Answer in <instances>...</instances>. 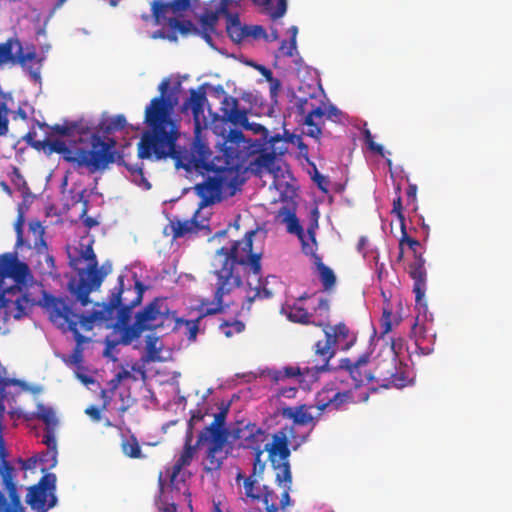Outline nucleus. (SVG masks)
Returning a JSON list of instances; mask_svg holds the SVG:
<instances>
[{
	"label": "nucleus",
	"instance_id": "f257e3e1",
	"mask_svg": "<svg viewBox=\"0 0 512 512\" xmlns=\"http://www.w3.org/2000/svg\"><path fill=\"white\" fill-rule=\"evenodd\" d=\"M257 230L247 231L242 240L233 242L228 247L218 249L212 259V273L216 277L214 284L213 301L203 300L201 308L203 314L195 320H186L177 317L175 311L171 312V319L174 320V330L181 331L190 342H194L199 331L200 320L204 315H214L221 313L224 309V297L230 295L235 289L243 284V276L239 267L247 275L256 277V284L247 280L249 288L247 296L242 303V310L250 311L255 301L271 299L275 293V286L280 283L275 276H268L262 279V251H256L253 248V238Z\"/></svg>",
	"mask_w": 512,
	"mask_h": 512
},
{
	"label": "nucleus",
	"instance_id": "f03ea898",
	"mask_svg": "<svg viewBox=\"0 0 512 512\" xmlns=\"http://www.w3.org/2000/svg\"><path fill=\"white\" fill-rule=\"evenodd\" d=\"M170 81L164 79L159 84L160 95L154 97L145 109L144 121L148 125L138 143L140 159H156L173 152V145L180 136L179 125L172 119L174 104L167 96Z\"/></svg>",
	"mask_w": 512,
	"mask_h": 512
},
{
	"label": "nucleus",
	"instance_id": "7ed1b4c3",
	"mask_svg": "<svg viewBox=\"0 0 512 512\" xmlns=\"http://www.w3.org/2000/svg\"><path fill=\"white\" fill-rule=\"evenodd\" d=\"M117 141L114 138L102 139L98 134L90 136V147L78 144L67 145L64 141L50 142L51 151L61 155L64 161L70 163L75 170L87 169L90 174L104 172L110 164L123 163V150L115 149Z\"/></svg>",
	"mask_w": 512,
	"mask_h": 512
},
{
	"label": "nucleus",
	"instance_id": "20e7f679",
	"mask_svg": "<svg viewBox=\"0 0 512 512\" xmlns=\"http://www.w3.org/2000/svg\"><path fill=\"white\" fill-rule=\"evenodd\" d=\"M42 306L54 325L64 332H72L76 341L73 355L75 362H78L81 358V346L89 341L88 337L80 333L78 326L83 331H90L96 321L108 323L113 320L112 317H107L108 311L104 304L101 305L100 310H96L90 315L78 314L72 309L69 299L45 293L42 298Z\"/></svg>",
	"mask_w": 512,
	"mask_h": 512
},
{
	"label": "nucleus",
	"instance_id": "39448f33",
	"mask_svg": "<svg viewBox=\"0 0 512 512\" xmlns=\"http://www.w3.org/2000/svg\"><path fill=\"white\" fill-rule=\"evenodd\" d=\"M69 264L78 275L77 281L69 282V290L81 306H87L90 303V293L98 290L105 277L112 272V264L106 261L98 266L92 241L88 244L80 243L74 248L69 253Z\"/></svg>",
	"mask_w": 512,
	"mask_h": 512
},
{
	"label": "nucleus",
	"instance_id": "423d86ee",
	"mask_svg": "<svg viewBox=\"0 0 512 512\" xmlns=\"http://www.w3.org/2000/svg\"><path fill=\"white\" fill-rule=\"evenodd\" d=\"M225 165L214 168L202 183L195 185L194 190L200 198L199 209L222 201L224 195L233 196L238 190L241 181L237 166L230 165L224 160Z\"/></svg>",
	"mask_w": 512,
	"mask_h": 512
},
{
	"label": "nucleus",
	"instance_id": "0eeeda50",
	"mask_svg": "<svg viewBox=\"0 0 512 512\" xmlns=\"http://www.w3.org/2000/svg\"><path fill=\"white\" fill-rule=\"evenodd\" d=\"M6 447L0 449V512H26L21 502L17 469L7 460Z\"/></svg>",
	"mask_w": 512,
	"mask_h": 512
},
{
	"label": "nucleus",
	"instance_id": "6e6552de",
	"mask_svg": "<svg viewBox=\"0 0 512 512\" xmlns=\"http://www.w3.org/2000/svg\"><path fill=\"white\" fill-rule=\"evenodd\" d=\"M211 155L212 152L208 145L200 141L198 136H196L189 154H183L177 146L176 141L173 145V152L169 155L160 157L158 160L170 157L176 161L177 167H182L187 171L195 170L196 172L205 175V173H210L211 170L220 166L216 164L214 160L211 161Z\"/></svg>",
	"mask_w": 512,
	"mask_h": 512
},
{
	"label": "nucleus",
	"instance_id": "1a4fd4ad",
	"mask_svg": "<svg viewBox=\"0 0 512 512\" xmlns=\"http://www.w3.org/2000/svg\"><path fill=\"white\" fill-rule=\"evenodd\" d=\"M292 102L295 112L300 117L299 122L309 127L308 135L319 137L325 118V102L322 97L316 93H310L308 96L294 95Z\"/></svg>",
	"mask_w": 512,
	"mask_h": 512
},
{
	"label": "nucleus",
	"instance_id": "9d476101",
	"mask_svg": "<svg viewBox=\"0 0 512 512\" xmlns=\"http://www.w3.org/2000/svg\"><path fill=\"white\" fill-rule=\"evenodd\" d=\"M372 381L382 388H403L410 382L405 367L395 353L389 357L379 358L371 371Z\"/></svg>",
	"mask_w": 512,
	"mask_h": 512
},
{
	"label": "nucleus",
	"instance_id": "9b49d317",
	"mask_svg": "<svg viewBox=\"0 0 512 512\" xmlns=\"http://www.w3.org/2000/svg\"><path fill=\"white\" fill-rule=\"evenodd\" d=\"M307 294L300 296L292 305L282 307L281 312L291 322L302 325L324 326L328 320L330 311V302L327 298L320 297L317 305L313 308L314 312H308L306 308L301 305V302L307 299Z\"/></svg>",
	"mask_w": 512,
	"mask_h": 512
},
{
	"label": "nucleus",
	"instance_id": "f8f14e48",
	"mask_svg": "<svg viewBox=\"0 0 512 512\" xmlns=\"http://www.w3.org/2000/svg\"><path fill=\"white\" fill-rule=\"evenodd\" d=\"M56 475L44 474L37 484L28 488L26 503L35 512H48L57 505Z\"/></svg>",
	"mask_w": 512,
	"mask_h": 512
},
{
	"label": "nucleus",
	"instance_id": "ddd939ff",
	"mask_svg": "<svg viewBox=\"0 0 512 512\" xmlns=\"http://www.w3.org/2000/svg\"><path fill=\"white\" fill-rule=\"evenodd\" d=\"M240 480H243L245 497L251 503L263 504V509H259V512H281L278 508V495L266 485L260 487L258 479L254 474L246 477L241 472H238L236 481L239 483Z\"/></svg>",
	"mask_w": 512,
	"mask_h": 512
},
{
	"label": "nucleus",
	"instance_id": "4468645a",
	"mask_svg": "<svg viewBox=\"0 0 512 512\" xmlns=\"http://www.w3.org/2000/svg\"><path fill=\"white\" fill-rule=\"evenodd\" d=\"M220 111L225 122H229L235 127L252 130L254 133H261L265 139L267 138V129L261 124L249 123L247 110L240 109L239 100L237 98L225 94L221 101Z\"/></svg>",
	"mask_w": 512,
	"mask_h": 512
},
{
	"label": "nucleus",
	"instance_id": "2eb2a0df",
	"mask_svg": "<svg viewBox=\"0 0 512 512\" xmlns=\"http://www.w3.org/2000/svg\"><path fill=\"white\" fill-rule=\"evenodd\" d=\"M294 440L297 446L305 442L306 438L303 437L300 441L296 440V432L294 426H285L276 431L272 435V440H267L265 452L268 453V458L271 463L276 460H287L290 457L289 441Z\"/></svg>",
	"mask_w": 512,
	"mask_h": 512
},
{
	"label": "nucleus",
	"instance_id": "dca6fc26",
	"mask_svg": "<svg viewBox=\"0 0 512 512\" xmlns=\"http://www.w3.org/2000/svg\"><path fill=\"white\" fill-rule=\"evenodd\" d=\"M201 440V434L197 436L196 446H206L205 457L203 461L204 470L208 473L218 471L223 465V461L227 458L229 451L226 449L228 440L217 437L206 436Z\"/></svg>",
	"mask_w": 512,
	"mask_h": 512
},
{
	"label": "nucleus",
	"instance_id": "f3484780",
	"mask_svg": "<svg viewBox=\"0 0 512 512\" xmlns=\"http://www.w3.org/2000/svg\"><path fill=\"white\" fill-rule=\"evenodd\" d=\"M234 438L238 440L239 447L258 453L265 452L269 433L255 423H248L235 430Z\"/></svg>",
	"mask_w": 512,
	"mask_h": 512
},
{
	"label": "nucleus",
	"instance_id": "a211bd4d",
	"mask_svg": "<svg viewBox=\"0 0 512 512\" xmlns=\"http://www.w3.org/2000/svg\"><path fill=\"white\" fill-rule=\"evenodd\" d=\"M135 318L148 330H154L163 325L164 321L171 318L165 299L155 298L139 311Z\"/></svg>",
	"mask_w": 512,
	"mask_h": 512
},
{
	"label": "nucleus",
	"instance_id": "6ab92c4d",
	"mask_svg": "<svg viewBox=\"0 0 512 512\" xmlns=\"http://www.w3.org/2000/svg\"><path fill=\"white\" fill-rule=\"evenodd\" d=\"M123 281L124 277L120 275L118 277V290L111 294L108 303H103L108 311L107 317H112V319H114L115 311L119 305L130 304L137 296H139L140 302L143 298L144 286L140 281H136L134 286L128 288L123 287Z\"/></svg>",
	"mask_w": 512,
	"mask_h": 512
},
{
	"label": "nucleus",
	"instance_id": "aec40b11",
	"mask_svg": "<svg viewBox=\"0 0 512 512\" xmlns=\"http://www.w3.org/2000/svg\"><path fill=\"white\" fill-rule=\"evenodd\" d=\"M335 354V348L326 337L314 344L311 365L306 366V372H311V379L316 380L320 373L330 370L329 362Z\"/></svg>",
	"mask_w": 512,
	"mask_h": 512
},
{
	"label": "nucleus",
	"instance_id": "412c9836",
	"mask_svg": "<svg viewBox=\"0 0 512 512\" xmlns=\"http://www.w3.org/2000/svg\"><path fill=\"white\" fill-rule=\"evenodd\" d=\"M271 151H262L254 160L253 165L258 173L268 172L275 174L280 168L277 165V157L282 156L286 148L276 147L278 143L285 145L286 142L280 135L271 137L269 140Z\"/></svg>",
	"mask_w": 512,
	"mask_h": 512
},
{
	"label": "nucleus",
	"instance_id": "4be33fe9",
	"mask_svg": "<svg viewBox=\"0 0 512 512\" xmlns=\"http://www.w3.org/2000/svg\"><path fill=\"white\" fill-rule=\"evenodd\" d=\"M309 239L311 243H304L303 253L313 258L317 267L320 281L325 289H330L335 285L336 277L333 270L322 262V258L316 253L317 242L315 232L312 228L308 229Z\"/></svg>",
	"mask_w": 512,
	"mask_h": 512
},
{
	"label": "nucleus",
	"instance_id": "5701e85b",
	"mask_svg": "<svg viewBox=\"0 0 512 512\" xmlns=\"http://www.w3.org/2000/svg\"><path fill=\"white\" fill-rule=\"evenodd\" d=\"M320 327L323 329L325 337L335 348V351L338 349L348 350L356 341V336L350 331L347 325L342 322L331 326L328 319L325 325Z\"/></svg>",
	"mask_w": 512,
	"mask_h": 512
},
{
	"label": "nucleus",
	"instance_id": "b1692460",
	"mask_svg": "<svg viewBox=\"0 0 512 512\" xmlns=\"http://www.w3.org/2000/svg\"><path fill=\"white\" fill-rule=\"evenodd\" d=\"M272 467L276 471L275 480L283 486L284 490L281 494V498L278 501V508L281 512H285L286 508L293 505V501L290 497V490L292 485V475L290 469L289 460H276L275 463H271Z\"/></svg>",
	"mask_w": 512,
	"mask_h": 512
},
{
	"label": "nucleus",
	"instance_id": "393cba45",
	"mask_svg": "<svg viewBox=\"0 0 512 512\" xmlns=\"http://www.w3.org/2000/svg\"><path fill=\"white\" fill-rule=\"evenodd\" d=\"M350 401H352L350 391H337L334 388L325 387L318 393L315 407L317 411L323 413L326 409L338 410Z\"/></svg>",
	"mask_w": 512,
	"mask_h": 512
},
{
	"label": "nucleus",
	"instance_id": "a878e982",
	"mask_svg": "<svg viewBox=\"0 0 512 512\" xmlns=\"http://www.w3.org/2000/svg\"><path fill=\"white\" fill-rule=\"evenodd\" d=\"M409 276L413 279V292L417 303H420L426 289L427 272L425 259L422 254L415 255L414 260L408 266Z\"/></svg>",
	"mask_w": 512,
	"mask_h": 512
},
{
	"label": "nucleus",
	"instance_id": "bb28decb",
	"mask_svg": "<svg viewBox=\"0 0 512 512\" xmlns=\"http://www.w3.org/2000/svg\"><path fill=\"white\" fill-rule=\"evenodd\" d=\"M367 362L368 358L366 356L360 357L355 362H352L348 358L341 360L340 367L345 369L344 373L349 375L355 387L373 382L371 371L364 369Z\"/></svg>",
	"mask_w": 512,
	"mask_h": 512
},
{
	"label": "nucleus",
	"instance_id": "cd10ccee",
	"mask_svg": "<svg viewBox=\"0 0 512 512\" xmlns=\"http://www.w3.org/2000/svg\"><path fill=\"white\" fill-rule=\"evenodd\" d=\"M313 408L316 407L305 404L296 407H285L282 410V415L285 418L292 420L295 425H312V427H314L322 416V413L317 411V414L314 415L311 412Z\"/></svg>",
	"mask_w": 512,
	"mask_h": 512
},
{
	"label": "nucleus",
	"instance_id": "c85d7f7f",
	"mask_svg": "<svg viewBox=\"0 0 512 512\" xmlns=\"http://www.w3.org/2000/svg\"><path fill=\"white\" fill-rule=\"evenodd\" d=\"M193 438L194 433L191 431H186L183 450L181 451L179 457L177 458L176 462L174 463L169 472V478L171 483H174L177 476L180 474L181 470L184 467L189 466L194 458L196 449L199 446H196V444L192 445Z\"/></svg>",
	"mask_w": 512,
	"mask_h": 512
},
{
	"label": "nucleus",
	"instance_id": "c756f323",
	"mask_svg": "<svg viewBox=\"0 0 512 512\" xmlns=\"http://www.w3.org/2000/svg\"><path fill=\"white\" fill-rule=\"evenodd\" d=\"M228 413V407L222 408L218 413H215L213 421L204 426L200 431L201 440L206 439V436L209 437H217L219 436L221 439H229V431L226 428V418Z\"/></svg>",
	"mask_w": 512,
	"mask_h": 512
},
{
	"label": "nucleus",
	"instance_id": "7c9ffc66",
	"mask_svg": "<svg viewBox=\"0 0 512 512\" xmlns=\"http://www.w3.org/2000/svg\"><path fill=\"white\" fill-rule=\"evenodd\" d=\"M259 8V11L266 14L273 21L283 17L287 11V0H251Z\"/></svg>",
	"mask_w": 512,
	"mask_h": 512
},
{
	"label": "nucleus",
	"instance_id": "2f4dec72",
	"mask_svg": "<svg viewBox=\"0 0 512 512\" xmlns=\"http://www.w3.org/2000/svg\"><path fill=\"white\" fill-rule=\"evenodd\" d=\"M226 30L231 40L235 43H240L247 38V25H241L238 14H229Z\"/></svg>",
	"mask_w": 512,
	"mask_h": 512
},
{
	"label": "nucleus",
	"instance_id": "473e14b6",
	"mask_svg": "<svg viewBox=\"0 0 512 512\" xmlns=\"http://www.w3.org/2000/svg\"><path fill=\"white\" fill-rule=\"evenodd\" d=\"M16 48H18L17 63L20 64L23 68L27 69L29 71L30 76L35 81L39 80L40 79L39 67L37 66L34 69L33 66H29V62H33L34 64H37V62H40L37 59L36 53L35 52L24 53L20 42L16 43Z\"/></svg>",
	"mask_w": 512,
	"mask_h": 512
},
{
	"label": "nucleus",
	"instance_id": "72a5a7b5",
	"mask_svg": "<svg viewBox=\"0 0 512 512\" xmlns=\"http://www.w3.org/2000/svg\"><path fill=\"white\" fill-rule=\"evenodd\" d=\"M118 330L121 332L119 340L122 345H130L134 340L139 339L144 331H147L137 318L132 325L126 324Z\"/></svg>",
	"mask_w": 512,
	"mask_h": 512
},
{
	"label": "nucleus",
	"instance_id": "f704fd0d",
	"mask_svg": "<svg viewBox=\"0 0 512 512\" xmlns=\"http://www.w3.org/2000/svg\"><path fill=\"white\" fill-rule=\"evenodd\" d=\"M140 304V298L137 296L134 300L130 302V304L119 305L116 309L114 318L116 317V322L114 324H108V326H113L115 329H118L129 323L132 315V309Z\"/></svg>",
	"mask_w": 512,
	"mask_h": 512
},
{
	"label": "nucleus",
	"instance_id": "c9c22d12",
	"mask_svg": "<svg viewBox=\"0 0 512 512\" xmlns=\"http://www.w3.org/2000/svg\"><path fill=\"white\" fill-rule=\"evenodd\" d=\"M198 212L199 211L196 212L193 218L185 221H177L173 225L175 237H184L188 234L196 233L204 227L203 225H200L196 219Z\"/></svg>",
	"mask_w": 512,
	"mask_h": 512
},
{
	"label": "nucleus",
	"instance_id": "e433bc0d",
	"mask_svg": "<svg viewBox=\"0 0 512 512\" xmlns=\"http://www.w3.org/2000/svg\"><path fill=\"white\" fill-rule=\"evenodd\" d=\"M118 165L124 166L130 173L132 181L145 189H150L151 184L144 177L143 164H130L126 162L125 155L123 154V163H117Z\"/></svg>",
	"mask_w": 512,
	"mask_h": 512
},
{
	"label": "nucleus",
	"instance_id": "4c0bfd02",
	"mask_svg": "<svg viewBox=\"0 0 512 512\" xmlns=\"http://www.w3.org/2000/svg\"><path fill=\"white\" fill-rule=\"evenodd\" d=\"M206 101V96L202 92H198L195 90L191 91L189 103L194 115L195 119V133L198 135L201 130L200 122L198 120V115L203 112V105Z\"/></svg>",
	"mask_w": 512,
	"mask_h": 512
},
{
	"label": "nucleus",
	"instance_id": "58836bf2",
	"mask_svg": "<svg viewBox=\"0 0 512 512\" xmlns=\"http://www.w3.org/2000/svg\"><path fill=\"white\" fill-rule=\"evenodd\" d=\"M34 418L42 421L45 424V429L57 428L59 423L54 410L42 403L37 404Z\"/></svg>",
	"mask_w": 512,
	"mask_h": 512
},
{
	"label": "nucleus",
	"instance_id": "ea45409f",
	"mask_svg": "<svg viewBox=\"0 0 512 512\" xmlns=\"http://www.w3.org/2000/svg\"><path fill=\"white\" fill-rule=\"evenodd\" d=\"M127 121L124 115L119 114L114 117L104 119L99 123V130L103 134H111L125 128Z\"/></svg>",
	"mask_w": 512,
	"mask_h": 512
},
{
	"label": "nucleus",
	"instance_id": "a19ab883",
	"mask_svg": "<svg viewBox=\"0 0 512 512\" xmlns=\"http://www.w3.org/2000/svg\"><path fill=\"white\" fill-rule=\"evenodd\" d=\"M167 23L172 30H177L181 35L187 36L189 34H196L199 32L197 28L190 20H179L175 17L167 19Z\"/></svg>",
	"mask_w": 512,
	"mask_h": 512
},
{
	"label": "nucleus",
	"instance_id": "79ce46f5",
	"mask_svg": "<svg viewBox=\"0 0 512 512\" xmlns=\"http://www.w3.org/2000/svg\"><path fill=\"white\" fill-rule=\"evenodd\" d=\"M18 41L7 40L5 43L0 44V64L5 63H17L18 58V49L16 52H13L14 47H16V43Z\"/></svg>",
	"mask_w": 512,
	"mask_h": 512
},
{
	"label": "nucleus",
	"instance_id": "37998d69",
	"mask_svg": "<svg viewBox=\"0 0 512 512\" xmlns=\"http://www.w3.org/2000/svg\"><path fill=\"white\" fill-rule=\"evenodd\" d=\"M293 377H309L311 378V372H306V367L301 368L298 366L284 367L282 370L276 371L274 379L276 381H282L286 378Z\"/></svg>",
	"mask_w": 512,
	"mask_h": 512
},
{
	"label": "nucleus",
	"instance_id": "c03bdc74",
	"mask_svg": "<svg viewBox=\"0 0 512 512\" xmlns=\"http://www.w3.org/2000/svg\"><path fill=\"white\" fill-rule=\"evenodd\" d=\"M9 386H21V387H24L25 383H23L20 380L10 379V378H7V377L0 378V427H3L2 420L4 418V414H5V410H6L5 405H4V400L6 398L5 390Z\"/></svg>",
	"mask_w": 512,
	"mask_h": 512
},
{
	"label": "nucleus",
	"instance_id": "a18cd8bd",
	"mask_svg": "<svg viewBox=\"0 0 512 512\" xmlns=\"http://www.w3.org/2000/svg\"><path fill=\"white\" fill-rule=\"evenodd\" d=\"M121 449L125 456L129 458H141L142 451L135 436L125 438L121 443Z\"/></svg>",
	"mask_w": 512,
	"mask_h": 512
},
{
	"label": "nucleus",
	"instance_id": "49530a36",
	"mask_svg": "<svg viewBox=\"0 0 512 512\" xmlns=\"http://www.w3.org/2000/svg\"><path fill=\"white\" fill-rule=\"evenodd\" d=\"M159 344V338L155 336L154 334H149L146 337V361H157L160 359L159 353H160V346Z\"/></svg>",
	"mask_w": 512,
	"mask_h": 512
},
{
	"label": "nucleus",
	"instance_id": "de8ad7c7",
	"mask_svg": "<svg viewBox=\"0 0 512 512\" xmlns=\"http://www.w3.org/2000/svg\"><path fill=\"white\" fill-rule=\"evenodd\" d=\"M152 16L156 24H161L163 21H167L166 14L171 12L169 2H163L162 0H154L151 4Z\"/></svg>",
	"mask_w": 512,
	"mask_h": 512
},
{
	"label": "nucleus",
	"instance_id": "09e8293b",
	"mask_svg": "<svg viewBox=\"0 0 512 512\" xmlns=\"http://www.w3.org/2000/svg\"><path fill=\"white\" fill-rule=\"evenodd\" d=\"M8 99L10 96L3 95L0 101V137L5 136L9 131V118L10 108L8 106Z\"/></svg>",
	"mask_w": 512,
	"mask_h": 512
},
{
	"label": "nucleus",
	"instance_id": "8fccbe9b",
	"mask_svg": "<svg viewBox=\"0 0 512 512\" xmlns=\"http://www.w3.org/2000/svg\"><path fill=\"white\" fill-rule=\"evenodd\" d=\"M36 458L42 465V472L52 469L57 464V449H46L45 452L40 453Z\"/></svg>",
	"mask_w": 512,
	"mask_h": 512
},
{
	"label": "nucleus",
	"instance_id": "3c124183",
	"mask_svg": "<svg viewBox=\"0 0 512 512\" xmlns=\"http://www.w3.org/2000/svg\"><path fill=\"white\" fill-rule=\"evenodd\" d=\"M287 223V231L291 234L297 235V237L300 239L302 246L304 243H310L309 241L305 240V234L302 225L299 222V219L295 214H290L286 218Z\"/></svg>",
	"mask_w": 512,
	"mask_h": 512
},
{
	"label": "nucleus",
	"instance_id": "603ef678",
	"mask_svg": "<svg viewBox=\"0 0 512 512\" xmlns=\"http://www.w3.org/2000/svg\"><path fill=\"white\" fill-rule=\"evenodd\" d=\"M245 329V324L240 320L233 321H223L219 325V330L227 337L230 338L235 334H239L243 332Z\"/></svg>",
	"mask_w": 512,
	"mask_h": 512
},
{
	"label": "nucleus",
	"instance_id": "864d4df0",
	"mask_svg": "<svg viewBox=\"0 0 512 512\" xmlns=\"http://www.w3.org/2000/svg\"><path fill=\"white\" fill-rule=\"evenodd\" d=\"M219 12L206 10L199 19L201 29L210 30V31H216V25L219 20Z\"/></svg>",
	"mask_w": 512,
	"mask_h": 512
},
{
	"label": "nucleus",
	"instance_id": "5fc2aeb1",
	"mask_svg": "<svg viewBox=\"0 0 512 512\" xmlns=\"http://www.w3.org/2000/svg\"><path fill=\"white\" fill-rule=\"evenodd\" d=\"M28 304H29V300L27 299V297L21 296V297L17 298L13 302V305L15 308V313L13 314V317L15 319H21L22 317L27 315Z\"/></svg>",
	"mask_w": 512,
	"mask_h": 512
},
{
	"label": "nucleus",
	"instance_id": "6e6d98bb",
	"mask_svg": "<svg viewBox=\"0 0 512 512\" xmlns=\"http://www.w3.org/2000/svg\"><path fill=\"white\" fill-rule=\"evenodd\" d=\"M363 137H364V141H365L367 147L371 151H373L374 153H376L378 155H381V156L384 155V148H383V146L374 142V138H373V136H372V134H371L369 129H364L363 130Z\"/></svg>",
	"mask_w": 512,
	"mask_h": 512
},
{
	"label": "nucleus",
	"instance_id": "4d7b16f0",
	"mask_svg": "<svg viewBox=\"0 0 512 512\" xmlns=\"http://www.w3.org/2000/svg\"><path fill=\"white\" fill-rule=\"evenodd\" d=\"M207 415H208L207 410H205V411H203L202 409L192 410L191 417L188 421L187 431L193 432L194 429L196 428V426L200 422H202L204 420L205 416H207Z\"/></svg>",
	"mask_w": 512,
	"mask_h": 512
},
{
	"label": "nucleus",
	"instance_id": "13d9d810",
	"mask_svg": "<svg viewBox=\"0 0 512 512\" xmlns=\"http://www.w3.org/2000/svg\"><path fill=\"white\" fill-rule=\"evenodd\" d=\"M55 431L56 428H48L44 431L42 443L46 445L47 449H57Z\"/></svg>",
	"mask_w": 512,
	"mask_h": 512
},
{
	"label": "nucleus",
	"instance_id": "bf43d9fd",
	"mask_svg": "<svg viewBox=\"0 0 512 512\" xmlns=\"http://www.w3.org/2000/svg\"><path fill=\"white\" fill-rule=\"evenodd\" d=\"M296 50V41L290 39L289 41L283 40L279 47V54L283 57H292Z\"/></svg>",
	"mask_w": 512,
	"mask_h": 512
},
{
	"label": "nucleus",
	"instance_id": "052dcab7",
	"mask_svg": "<svg viewBox=\"0 0 512 512\" xmlns=\"http://www.w3.org/2000/svg\"><path fill=\"white\" fill-rule=\"evenodd\" d=\"M192 0H171L169 1V6L171 8V12L173 14H179L181 12L187 11L191 6Z\"/></svg>",
	"mask_w": 512,
	"mask_h": 512
},
{
	"label": "nucleus",
	"instance_id": "680f3d73",
	"mask_svg": "<svg viewBox=\"0 0 512 512\" xmlns=\"http://www.w3.org/2000/svg\"><path fill=\"white\" fill-rule=\"evenodd\" d=\"M121 344L120 340H111L108 337L105 339V348H104V356L112 359L115 361L117 358L113 355L114 350L116 347Z\"/></svg>",
	"mask_w": 512,
	"mask_h": 512
},
{
	"label": "nucleus",
	"instance_id": "e2e57ef3",
	"mask_svg": "<svg viewBox=\"0 0 512 512\" xmlns=\"http://www.w3.org/2000/svg\"><path fill=\"white\" fill-rule=\"evenodd\" d=\"M391 213L397 217V219L400 223L405 222V217L403 214L402 198L400 195H398L393 200V208H392Z\"/></svg>",
	"mask_w": 512,
	"mask_h": 512
},
{
	"label": "nucleus",
	"instance_id": "0e129e2a",
	"mask_svg": "<svg viewBox=\"0 0 512 512\" xmlns=\"http://www.w3.org/2000/svg\"><path fill=\"white\" fill-rule=\"evenodd\" d=\"M254 454V461H253V472L251 474H254L255 477H257L258 474H262L265 469V462L262 461V456L264 452L259 451L258 453Z\"/></svg>",
	"mask_w": 512,
	"mask_h": 512
},
{
	"label": "nucleus",
	"instance_id": "69168bd1",
	"mask_svg": "<svg viewBox=\"0 0 512 512\" xmlns=\"http://www.w3.org/2000/svg\"><path fill=\"white\" fill-rule=\"evenodd\" d=\"M411 335L414 337L417 345L420 339L425 338V327L418 324V318H416L411 327Z\"/></svg>",
	"mask_w": 512,
	"mask_h": 512
},
{
	"label": "nucleus",
	"instance_id": "338daca9",
	"mask_svg": "<svg viewBox=\"0 0 512 512\" xmlns=\"http://www.w3.org/2000/svg\"><path fill=\"white\" fill-rule=\"evenodd\" d=\"M313 180L317 184L318 188L321 191H323V192H327L328 191L329 180H328L327 177L323 176L318 171H316L314 176H313Z\"/></svg>",
	"mask_w": 512,
	"mask_h": 512
},
{
	"label": "nucleus",
	"instance_id": "774afa93",
	"mask_svg": "<svg viewBox=\"0 0 512 512\" xmlns=\"http://www.w3.org/2000/svg\"><path fill=\"white\" fill-rule=\"evenodd\" d=\"M247 37H253L255 39L260 37H267L265 29L260 25L247 26Z\"/></svg>",
	"mask_w": 512,
	"mask_h": 512
}]
</instances>
